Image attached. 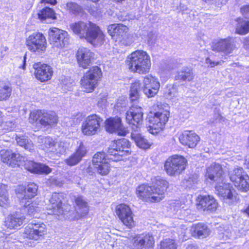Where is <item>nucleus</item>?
Segmentation results:
<instances>
[{
  "label": "nucleus",
  "instance_id": "60",
  "mask_svg": "<svg viewBox=\"0 0 249 249\" xmlns=\"http://www.w3.org/2000/svg\"><path fill=\"white\" fill-rule=\"evenodd\" d=\"M139 96V91L130 89V98L131 101H134L136 100Z\"/></svg>",
  "mask_w": 249,
  "mask_h": 249
},
{
  "label": "nucleus",
  "instance_id": "31",
  "mask_svg": "<svg viewBox=\"0 0 249 249\" xmlns=\"http://www.w3.org/2000/svg\"><path fill=\"white\" fill-rule=\"evenodd\" d=\"M40 123L44 126H52L57 123L58 118L55 113L52 111L42 110Z\"/></svg>",
  "mask_w": 249,
  "mask_h": 249
},
{
  "label": "nucleus",
  "instance_id": "30",
  "mask_svg": "<svg viewBox=\"0 0 249 249\" xmlns=\"http://www.w3.org/2000/svg\"><path fill=\"white\" fill-rule=\"evenodd\" d=\"M190 231L193 236L200 239L207 237L211 233V230L208 226L202 223L193 224Z\"/></svg>",
  "mask_w": 249,
  "mask_h": 249
},
{
  "label": "nucleus",
  "instance_id": "38",
  "mask_svg": "<svg viewBox=\"0 0 249 249\" xmlns=\"http://www.w3.org/2000/svg\"><path fill=\"white\" fill-rule=\"evenodd\" d=\"M194 75L191 69L188 67H184L182 71L178 72L175 76V79L182 80L183 81H190L193 79Z\"/></svg>",
  "mask_w": 249,
  "mask_h": 249
},
{
  "label": "nucleus",
  "instance_id": "13",
  "mask_svg": "<svg viewBox=\"0 0 249 249\" xmlns=\"http://www.w3.org/2000/svg\"><path fill=\"white\" fill-rule=\"evenodd\" d=\"M103 119L99 115L93 114L88 116L82 123L81 131L83 134L92 136L100 131Z\"/></svg>",
  "mask_w": 249,
  "mask_h": 249
},
{
  "label": "nucleus",
  "instance_id": "63",
  "mask_svg": "<svg viewBox=\"0 0 249 249\" xmlns=\"http://www.w3.org/2000/svg\"><path fill=\"white\" fill-rule=\"evenodd\" d=\"M214 117L215 119L213 122V123H221L222 121H224V118L219 114H215Z\"/></svg>",
  "mask_w": 249,
  "mask_h": 249
},
{
  "label": "nucleus",
  "instance_id": "22",
  "mask_svg": "<svg viewBox=\"0 0 249 249\" xmlns=\"http://www.w3.org/2000/svg\"><path fill=\"white\" fill-rule=\"evenodd\" d=\"M63 195L61 194L54 193L49 200V204L46 209L50 211L48 213L49 214L60 215L63 214L62 207V200Z\"/></svg>",
  "mask_w": 249,
  "mask_h": 249
},
{
  "label": "nucleus",
  "instance_id": "32",
  "mask_svg": "<svg viewBox=\"0 0 249 249\" xmlns=\"http://www.w3.org/2000/svg\"><path fill=\"white\" fill-rule=\"evenodd\" d=\"M131 138L137 145L142 149H146L151 146V143L146 138L136 131L132 132Z\"/></svg>",
  "mask_w": 249,
  "mask_h": 249
},
{
  "label": "nucleus",
  "instance_id": "56",
  "mask_svg": "<svg viewBox=\"0 0 249 249\" xmlns=\"http://www.w3.org/2000/svg\"><path fill=\"white\" fill-rule=\"evenodd\" d=\"M73 81H72L69 77H65L62 80V86L66 90H70L71 89L73 86Z\"/></svg>",
  "mask_w": 249,
  "mask_h": 249
},
{
  "label": "nucleus",
  "instance_id": "44",
  "mask_svg": "<svg viewBox=\"0 0 249 249\" xmlns=\"http://www.w3.org/2000/svg\"><path fill=\"white\" fill-rule=\"evenodd\" d=\"M38 187L34 183L29 184L26 187L25 199H31L36 195Z\"/></svg>",
  "mask_w": 249,
  "mask_h": 249
},
{
  "label": "nucleus",
  "instance_id": "7",
  "mask_svg": "<svg viewBox=\"0 0 249 249\" xmlns=\"http://www.w3.org/2000/svg\"><path fill=\"white\" fill-rule=\"evenodd\" d=\"M102 74V71L98 66L90 68L81 80V87L84 91L86 92H92L101 78Z\"/></svg>",
  "mask_w": 249,
  "mask_h": 249
},
{
  "label": "nucleus",
  "instance_id": "11",
  "mask_svg": "<svg viewBox=\"0 0 249 249\" xmlns=\"http://www.w3.org/2000/svg\"><path fill=\"white\" fill-rule=\"evenodd\" d=\"M47 230L46 225L43 222L34 221L25 228L24 236L33 241L41 240L47 234Z\"/></svg>",
  "mask_w": 249,
  "mask_h": 249
},
{
  "label": "nucleus",
  "instance_id": "35",
  "mask_svg": "<svg viewBox=\"0 0 249 249\" xmlns=\"http://www.w3.org/2000/svg\"><path fill=\"white\" fill-rule=\"evenodd\" d=\"M29 202V201H28L25 203L24 208V212L27 213L31 216L36 217L37 216L35 215V214L41 211L40 205L36 201L28 204Z\"/></svg>",
  "mask_w": 249,
  "mask_h": 249
},
{
  "label": "nucleus",
  "instance_id": "54",
  "mask_svg": "<svg viewBox=\"0 0 249 249\" xmlns=\"http://www.w3.org/2000/svg\"><path fill=\"white\" fill-rule=\"evenodd\" d=\"M107 95L106 92L101 93L97 97V105L99 107H104L107 103Z\"/></svg>",
  "mask_w": 249,
  "mask_h": 249
},
{
  "label": "nucleus",
  "instance_id": "37",
  "mask_svg": "<svg viewBox=\"0 0 249 249\" xmlns=\"http://www.w3.org/2000/svg\"><path fill=\"white\" fill-rule=\"evenodd\" d=\"M8 186L0 184V206L6 208L10 204V199L7 193Z\"/></svg>",
  "mask_w": 249,
  "mask_h": 249
},
{
  "label": "nucleus",
  "instance_id": "3",
  "mask_svg": "<svg viewBox=\"0 0 249 249\" xmlns=\"http://www.w3.org/2000/svg\"><path fill=\"white\" fill-rule=\"evenodd\" d=\"M153 186L146 184L139 186L136 189L137 196L146 202H156L162 200L168 185V182L160 177L152 179Z\"/></svg>",
  "mask_w": 249,
  "mask_h": 249
},
{
  "label": "nucleus",
  "instance_id": "24",
  "mask_svg": "<svg viewBox=\"0 0 249 249\" xmlns=\"http://www.w3.org/2000/svg\"><path fill=\"white\" fill-rule=\"evenodd\" d=\"M197 208L202 211H214L218 207V203L212 196H199L197 199Z\"/></svg>",
  "mask_w": 249,
  "mask_h": 249
},
{
  "label": "nucleus",
  "instance_id": "43",
  "mask_svg": "<svg viewBox=\"0 0 249 249\" xmlns=\"http://www.w3.org/2000/svg\"><path fill=\"white\" fill-rule=\"evenodd\" d=\"M12 92V89L8 85L0 84V101L6 100L10 96Z\"/></svg>",
  "mask_w": 249,
  "mask_h": 249
},
{
  "label": "nucleus",
  "instance_id": "36",
  "mask_svg": "<svg viewBox=\"0 0 249 249\" xmlns=\"http://www.w3.org/2000/svg\"><path fill=\"white\" fill-rule=\"evenodd\" d=\"M38 18L41 21L47 19H55L56 17L54 10L49 7H45L37 14Z\"/></svg>",
  "mask_w": 249,
  "mask_h": 249
},
{
  "label": "nucleus",
  "instance_id": "52",
  "mask_svg": "<svg viewBox=\"0 0 249 249\" xmlns=\"http://www.w3.org/2000/svg\"><path fill=\"white\" fill-rule=\"evenodd\" d=\"M157 83L160 85V82L158 78L156 77L153 76L151 75H147L144 77L143 80V86H153L154 83Z\"/></svg>",
  "mask_w": 249,
  "mask_h": 249
},
{
  "label": "nucleus",
  "instance_id": "59",
  "mask_svg": "<svg viewBox=\"0 0 249 249\" xmlns=\"http://www.w3.org/2000/svg\"><path fill=\"white\" fill-rule=\"evenodd\" d=\"M240 11L242 14L246 18H249V5L242 6Z\"/></svg>",
  "mask_w": 249,
  "mask_h": 249
},
{
  "label": "nucleus",
  "instance_id": "10",
  "mask_svg": "<svg viewBox=\"0 0 249 249\" xmlns=\"http://www.w3.org/2000/svg\"><path fill=\"white\" fill-rule=\"evenodd\" d=\"M169 111L166 109L160 108L159 110L150 116L149 121L150 125L149 131L150 133L155 134L162 130L164 125L168 120Z\"/></svg>",
  "mask_w": 249,
  "mask_h": 249
},
{
  "label": "nucleus",
  "instance_id": "57",
  "mask_svg": "<svg viewBox=\"0 0 249 249\" xmlns=\"http://www.w3.org/2000/svg\"><path fill=\"white\" fill-rule=\"evenodd\" d=\"M15 191L17 194L21 195V196H19V197H22L23 195L24 196L22 199V203H23V200L25 199L24 195L25 194L26 188L20 185L17 188Z\"/></svg>",
  "mask_w": 249,
  "mask_h": 249
},
{
  "label": "nucleus",
  "instance_id": "20",
  "mask_svg": "<svg viewBox=\"0 0 249 249\" xmlns=\"http://www.w3.org/2000/svg\"><path fill=\"white\" fill-rule=\"evenodd\" d=\"M94 54L89 49L85 47L79 48L76 56L78 64L80 67L86 69L94 59Z\"/></svg>",
  "mask_w": 249,
  "mask_h": 249
},
{
  "label": "nucleus",
  "instance_id": "46",
  "mask_svg": "<svg viewBox=\"0 0 249 249\" xmlns=\"http://www.w3.org/2000/svg\"><path fill=\"white\" fill-rule=\"evenodd\" d=\"M94 166V168L96 169L97 173L102 176L107 175L110 170V165L108 162H104L103 163L95 165Z\"/></svg>",
  "mask_w": 249,
  "mask_h": 249
},
{
  "label": "nucleus",
  "instance_id": "50",
  "mask_svg": "<svg viewBox=\"0 0 249 249\" xmlns=\"http://www.w3.org/2000/svg\"><path fill=\"white\" fill-rule=\"evenodd\" d=\"M175 210H177V214L179 216L180 219H185L190 216L191 210L189 209H184V207L178 208L177 206H175Z\"/></svg>",
  "mask_w": 249,
  "mask_h": 249
},
{
  "label": "nucleus",
  "instance_id": "33",
  "mask_svg": "<svg viewBox=\"0 0 249 249\" xmlns=\"http://www.w3.org/2000/svg\"><path fill=\"white\" fill-rule=\"evenodd\" d=\"M231 229V228L229 226H220L217 229L218 238L222 243L232 238Z\"/></svg>",
  "mask_w": 249,
  "mask_h": 249
},
{
  "label": "nucleus",
  "instance_id": "2",
  "mask_svg": "<svg viewBox=\"0 0 249 249\" xmlns=\"http://www.w3.org/2000/svg\"><path fill=\"white\" fill-rule=\"evenodd\" d=\"M73 33L80 38L85 39L94 46L102 45L105 35L100 27L90 21H78L70 25Z\"/></svg>",
  "mask_w": 249,
  "mask_h": 249
},
{
  "label": "nucleus",
  "instance_id": "49",
  "mask_svg": "<svg viewBox=\"0 0 249 249\" xmlns=\"http://www.w3.org/2000/svg\"><path fill=\"white\" fill-rule=\"evenodd\" d=\"M88 11L91 15L96 18H100L102 17V14L104 12L103 5H98V6H97V4H96V6L93 5L88 10Z\"/></svg>",
  "mask_w": 249,
  "mask_h": 249
},
{
  "label": "nucleus",
  "instance_id": "61",
  "mask_svg": "<svg viewBox=\"0 0 249 249\" xmlns=\"http://www.w3.org/2000/svg\"><path fill=\"white\" fill-rule=\"evenodd\" d=\"M141 87V83L139 81L136 80L131 84V90L139 91Z\"/></svg>",
  "mask_w": 249,
  "mask_h": 249
},
{
  "label": "nucleus",
  "instance_id": "27",
  "mask_svg": "<svg viewBox=\"0 0 249 249\" xmlns=\"http://www.w3.org/2000/svg\"><path fill=\"white\" fill-rule=\"evenodd\" d=\"M206 177L211 181L216 183L223 181V170L220 164L216 163H212L207 169Z\"/></svg>",
  "mask_w": 249,
  "mask_h": 249
},
{
  "label": "nucleus",
  "instance_id": "51",
  "mask_svg": "<svg viewBox=\"0 0 249 249\" xmlns=\"http://www.w3.org/2000/svg\"><path fill=\"white\" fill-rule=\"evenodd\" d=\"M160 249H177V246L174 240L166 239L161 242Z\"/></svg>",
  "mask_w": 249,
  "mask_h": 249
},
{
  "label": "nucleus",
  "instance_id": "45",
  "mask_svg": "<svg viewBox=\"0 0 249 249\" xmlns=\"http://www.w3.org/2000/svg\"><path fill=\"white\" fill-rule=\"evenodd\" d=\"M178 95V87L176 85H169L166 87L165 96L170 100L173 99Z\"/></svg>",
  "mask_w": 249,
  "mask_h": 249
},
{
  "label": "nucleus",
  "instance_id": "40",
  "mask_svg": "<svg viewBox=\"0 0 249 249\" xmlns=\"http://www.w3.org/2000/svg\"><path fill=\"white\" fill-rule=\"evenodd\" d=\"M66 9L70 13L74 15H77L82 13L83 11L82 7L77 3L70 1L62 6Z\"/></svg>",
  "mask_w": 249,
  "mask_h": 249
},
{
  "label": "nucleus",
  "instance_id": "6",
  "mask_svg": "<svg viewBox=\"0 0 249 249\" xmlns=\"http://www.w3.org/2000/svg\"><path fill=\"white\" fill-rule=\"evenodd\" d=\"M38 142L42 143L41 148L49 153H52L60 156L65 153L69 143L66 141L55 142L50 137L39 138Z\"/></svg>",
  "mask_w": 249,
  "mask_h": 249
},
{
  "label": "nucleus",
  "instance_id": "62",
  "mask_svg": "<svg viewBox=\"0 0 249 249\" xmlns=\"http://www.w3.org/2000/svg\"><path fill=\"white\" fill-rule=\"evenodd\" d=\"M205 62L211 67H213L218 64V62L213 61L209 57L206 59Z\"/></svg>",
  "mask_w": 249,
  "mask_h": 249
},
{
  "label": "nucleus",
  "instance_id": "5",
  "mask_svg": "<svg viewBox=\"0 0 249 249\" xmlns=\"http://www.w3.org/2000/svg\"><path fill=\"white\" fill-rule=\"evenodd\" d=\"M130 142L128 140L123 138L112 141L108 148V154L114 158H110L113 161H119L123 157L130 153Z\"/></svg>",
  "mask_w": 249,
  "mask_h": 249
},
{
  "label": "nucleus",
  "instance_id": "21",
  "mask_svg": "<svg viewBox=\"0 0 249 249\" xmlns=\"http://www.w3.org/2000/svg\"><path fill=\"white\" fill-rule=\"evenodd\" d=\"M153 236L149 234L137 235L133 239V246L135 249H152L154 245Z\"/></svg>",
  "mask_w": 249,
  "mask_h": 249
},
{
  "label": "nucleus",
  "instance_id": "1",
  "mask_svg": "<svg viewBox=\"0 0 249 249\" xmlns=\"http://www.w3.org/2000/svg\"><path fill=\"white\" fill-rule=\"evenodd\" d=\"M0 155L2 162L13 167L24 166L27 170L36 174H48L52 171L51 169L45 164L28 160L25 157L10 151L2 150L0 151Z\"/></svg>",
  "mask_w": 249,
  "mask_h": 249
},
{
  "label": "nucleus",
  "instance_id": "23",
  "mask_svg": "<svg viewBox=\"0 0 249 249\" xmlns=\"http://www.w3.org/2000/svg\"><path fill=\"white\" fill-rule=\"evenodd\" d=\"M215 188L217 194L225 202L230 203L234 200L235 196L232 194V187L230 184L226 183L224 180L216 184Z\"/></svg>",
  "mask_w": 249,
  "mask_h": 249
},
{
  "label": "nucleus",
  "instance_id": "41",
  "mask_svg": "<svg viewBox=\"0 0 249 249\" xmlns=\"http://www.w3.org/2000/svg\"><path fill=\"white\" fill-rule=\"evenodd\" d=\"M75 203L79 209V213L81 216H85L89 212L87 203L83 199L82 196H78L75 199Z\"/></svg>",
  "mask_w": 249,
  "mask_h": 249
},
{
  "label": "nucleus",
  "instance_id": "39",
  "mask_svg": "<svg viewBox=\"0 0 249 249\" xmlns=\"http://www.w3.org/2000/svg\"><path fill=\"white\" fill-rule=\"evenodd\" d=\"M237 25L236 27V33L238 34L244 35L249 32V21L245 20L241 18L237 19Z\"/></svg>",
  "mask_w": 249,
  "mask_h": 249
},
{
  "label": "nucleus",
  "instance_id": "19",
  "mask_svg": "<svg viewBox=\"0 0 249 249\" xmlns=\"http://www.w3.org/2000/svg\"><path fill=\"white\" fill-rule=\"evenodd\" d=\"M33 68L35 70L36 77L38 80L41 82H45L51 79L53 72L51 66L46 64L38 62L34 64Z\"/></svg>",
  "mask_w": 249,
  "mask_h": 249
},
{
  "label": "nucleus",
  "instance_id": "4",
  "mask_svg": "<svg viewBox=\"0 0 249 249\" xmlns=\"http://www.w3.org/2000/svg\"><path fill=\"white\" fill-rule=\"evenodd\" d=\"M126 63L132 72L140 74L148 72L151 67L150 56L143 51H136L128 56Z\"/></svg>",
  "mask_w": 249,
  "mask_h": 249
},
{
  "label": "nucleus",
  "instance_id": "17",
  "mask_svg": "<svg viewBox=\"0 0 249 249\" xmlns=\"http://www.w3.org/2000/svg\"><path fill=\"white\" fill-rule=\"evenodd\" d=\"M126 120L137 129L142 124L143 119V109L137 105H133L126 112Z\"/></svg>",
  "mask_w": 249,
  "mask_h": 249
},
{
  "label": "nucleus",
  "instance_id": "58",
  "mask_svg": "<svg viewBox=\"0 0 249 249\" xmlns=\"http://www.w3.org/2000/svg\"><path fill=\"white\" fill-rule=\"evenodd\" d=\"M186 231H187V228L185 226L182 225L181 228V231H178L179 236L180 237V239H182L183 240H186L188 237L186 235Z\"/></svg>",
  "mask_w": 249,
  "mask_h": 249
},
{
  "label": "nucleus",
  "instance_id": "29",
  "mask_svg": "<svg viewBox=\"0 0 249 249\" xmlns=\"http://www.w3.org/2000/svg\"><path fill=\"white\" fill-rule=\"evenodd\" d=\"M24 219V216L18 213H11L5 218L4 226L10 230L17 229L23 224Z\"/></svg>",
  "mask_w": 249,
  "mask_h": 249
},
{
  "label": "nucleus",
  "instance_id": "34",
  "mask_svg": "<svg viewBox=\"0 0 249 249\" xmlns=\"http://www.w3.org/2000/svg\"><path fill=\"white\" fill-rule=\"evenodd\" d=\"M16 140L17 143L25 149L32 152L34 150V145L32 141L29 140L25 135H16Z\"/></svg>",
  "mask_w": 249,
  "mask_h": 249
},
{
  "label": "nucleus",
  "instance_id": "15",
  "mask_svg": "<svg viewBox=\"0 0 249 249\" xmlns=\"http://www.w3.org/2000/svg\"><path fill=\"white\" fill-rule=\"evenodd\" d=\"M46 40L44 36L40 33H34L26 40L28 49L34 53H43L46 49Z\"/></svg>",
  "mask_w": 249,
  "mask_h": 249
},
{
  "label": "nucleus",
  "instance_id": "47",
  "mask_svg": "<svg viewBox=\"0 0 249 249\" xmlns=\"http://www.w3.org/2000/svg\"><path fill=\"white\" fill-rule=\"evenodd\" d=\"M108 159H107L106 156L104 152H98L96 153L92 159V163L93 165H98V164L103 163L105 162H108Z\"/></svg>",
  "mask_w": 249,
  "mask_h": 249
},
{
  "label": "nucleus",
  "instance_id": "28",
  "mask_svg": "<svg viewBox=\"0 0 249 249\" xmlns=\"http://www.w3.org/2000/svg\"><path fill=\"white\" fill-rule=\"evenodd\" d=\"M87 152V150L86 146L81 142L79 146L76 149L75 152L68 158L65 160V163L70 166L77 165L86 156Z\"/></svg>",
  "mask_w": 249,
  "mask_h": 249
},
{
  "label": "nucleus",
  "instance_id": "48",
  "mask_svg": "<svg viewBox=\"0 0 249 249\" xmlns=\"http://www.w3.org/2000/svg\"><path fill=\"white\" fill-rule=\"evenodd\" d=\"M16 124L12 121L0 122V133H4L15 130Z\"/></svg>",
  "mask_w": 249,
  "mask_h": 249
},
{
  "label": "nucleus",
  "instance_id": "26",
  "mask_svg": "<svg viewBox=\"0 0 249 249\" xmlns=\"http://www.w3.org/2000/svg\"><path fill=\"white\" fill-rule=\"evenodd\" d=\"M178 139L182 145L193 148L196 146L200 140V138L195 132L185 130L179 135Z\"/></svg>",
  "mask_w": 249,
  "mask_h": 249
},
{
  "label": "nucleus",
  "instance_id": "55",
  "mask_svg": "<svg viewBox=\"0 0 249 249\" xmlns=\"http://www.w3.org/2000/svg\"><path fill=\"white\" fill-rule=\"evenodd\" d=\"M42 110H37L31 112L29 117V121L31 123H34L38 120L40 121L42 117Z\"/></svg>",
  "mask_w": 249,
  "mask_h": 249
},
{
  "label": "nucleus",
  "instance_id": "42",
  "mask_svg": "<svg viewBox=\"0 0 249 249\" xmlns=\"http://www.w3.org/2000/svg\"><path fill=\"white\" fill-rule=\"evenodd\" d=\"M160 87V85L154 83L153 86L142 87L143 92L148 98L154 97L158 93Z\"/></svg>",
  "mask_w": 249,
  "mask_h": 249
},
{
  "label": "nucleus",
  "instance_id": "9",
  "mask_svg": "<svg viewBox=\"0 0 249 249\" xmlns=\"http://www.w3.org/2000/svg\"><path fill=\"white\" fill-rule=\"evenodd\" d=\"M231 181L238 190L246 192L249 190V176L242 167L235 168L229 173Z\"/></svg>",
  "mask_w": 249,
  "mask_h": 249
},
{
  "label": "nucleus",
  "instance_id": "64",
  "mask_svg": "<svg viewBox=\"0 0 249 249\" xmlns=\"http://www.w3.org/2000/svg\"><path fill=\"white\" fill-rule=\"evenodd\" d=\"M244 46L245 48L249 50V36L244 39Z\"/></svg>",
  "mask_w": 249,
  "mask_h": 249
},
{
  "label": "nucleus",
  "instance_id": "12",
  "mask_svg": "<svg viewBox=\"0 0 249 249\" xmlns=\"http://www.w3.org/2000/svg\"><path fill=\"white\" fill-rule=\"evenodd\" d=\"M109 34L114 39L119 41L121 44L129 46L132 41L127 36L128 27L122 24H113L108 26L107 28Z\"/></svg>",
  "mask_w": 249,
  "mask_h": 249
},
{
  "label": "nucleus",
  "instance_id": "8",
  "mask_svg": "<svg viewBox=\"0 0 249 249\" xmlns=\"http://www.w3.org/2000/svg\"><path fill=\"white\" fill-rule=\"evenodd\" d=\"M187 163L186 159L183 156L174 155L169 157L164 163V170L170 176H175L181 174L185 169Z\"/></svg>",
  "mask_w": 249,
  "mask_h": 249
},
{
  "label": "nucleus",
  "instance_id": "18",
  "mask_svg": "<svg viewBox=\"0 0 249 249\" xmlns=\"http://www.w3.org/2000/svg\"><path fill=\"white\" fill-rule=\"evenodd\" d=\"M116 213L126 226L131 228L134 225L132 212L128 205L124 204L118 205L116 207Z\"/></svg>",
  "mask_w": 249,
  "mask_h": 249
},
{
  "label": "nucleus",
  "instance_id": "25",
  "mask_svg": "<svg viewBox=\"0 0 249 249\" xmlns=\"http://www.w3.org/2000/svg\"><path fill=\"white\" fill-rule=\"evenodd\" d=\"M212 47L213 51L222 52L225 54L231 53L236 48L233 40L230 37L220 39L213 43Z\"/></svg>",
  "mask_w": 249,
  "mask_h": 249
},
{
  "label": "nucleus",
  "instance_id": "16",
  "mask_svg": "<svg viewBox=\"0 0 249 249\" xmlns=\"http://www.w3.org/2000/svg\"><path fill=\"white\" fill-rule=\"evenodd\" d=\"M105 128L110 133H116L120 136H125L127 130L122 123L121 119L118 117H110L105 121Z\"/></svg>",
  "mask_w": 249,
  "mask_h": 249
},
{
  "label": "nucleus",
  "instance_id": "53",
  "mask_svg": "<svg viewBox=\"0 0 249 249\" xmlns=\"http://www.w3.org/2000/svg\"><path fill=\"white\" fill-rule=\"evenodd\" d=\"M127 101L124 99H119L117 101L115 105V108L119 112H122L125 110L127 108Z\"/></svg>",
  "mask_w": 249,
  "mask_h": 249
},
{
  "label": "nucleus",
  "instance_id": "14",
  "mask_svg": "<svg viewBox=\"0 0 249 249\" xmlns=\"http://www.w3.org/2000/svg\"><path fill=\"white\" fill-rule=\"evenodd\" d=\"M48 35L50 44L54 48H62L69 43V36L64 30L52 27L49 29Z\"/></svg>",
  "mask_w": 249,
  "mask_h": 249
}]
</instances>
